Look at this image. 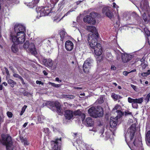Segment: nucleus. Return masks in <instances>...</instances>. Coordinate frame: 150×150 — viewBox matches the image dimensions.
Instances as JSON below:
<instances>
[{"label": "nucleus", "instance_id": "f257e3e1", "mask_svg": "<svg viewBox=\"0 0 150 150\" xmlns=\"http://www.w3.org/2000/svg\"><path fill=\"white\" fill-rule=\"evenodd\" d=\"M25 30V28L23 25L18 24L15 25L14 32L11 35V39L14 44L17 45L24 42Z\"/></svg>", "mask_w": 150, "mask_h": 150}, {"label": "nucleus", "instance_id": "f03ea898", "mask_svg": "<svg viewBox=\"0 0 150 150\" xmlns=\"http://www.w3.org/2000/svg\"><path fill=\"white\" fill-rule=\"evenodd\" d=\"M72 11H69L65 14L61 18L60 17L61 16V13L58 10H37L38 14L37 18L40 17L45 16L49 15L53 17L52 19L55 22L59 21L64 16H67Z\"/></svg>", "mask_w": 150, "mask_h": 150}, {"label": "nucleus", "instance_id": "7ed1b4c3", "mask_svg": "<svg viewBox=\"0 0 150 150\" xmlns=\"http://www.w3.org/2000/svg\"><path fill=\"white\" fill-rule=\"evenodd\" d=\"M2 143L6 146L7 150H12L13 146L11 142V138L8 134H2Z\"/></svg>", "mask_w": 150, "mask_h": 150}, {"label": "nucleus", "instance_id": "20e7f679", "mask_svg": "<svg viewBox=\"0 0 150 150\" xmlns=\"http://www.w3.org/2000/svg\"><path fill=\"white\" fill-rule=\"evenodd\" d=\"M105 15L112 21V19H113L115 17L117 16V20L115 22V24L117 25L119 24L120 19L118 11L116 12L115 10H107L105 12Z\"/></svg>", "mask_w": 150, "mask_h": 150}, {"label": "nucleus", "instance_id": "39448f33", "mask_svg": "<svg viewBox=\"0 0 150 150\" xmlns=\"http://www.w3.org/2000/svg\"><path fill=\"white\" fill-rule=\"evenodd\" d=\"M87 30L91 32L88 36V40L90 47L92 50L94 49V27L93 26H89L87 27Z\"/></svg>", "mask_w": 150, "mask_h": 150}, {"label": "nucleus", "instance_id": "423d86ee", "mask_svg": "<svg viewBox=\"0 0 150 150\" xmlns=\"http://www.w3.org/2000/svg\"><path fill=\"white\" fill-rule=\"evenodd\" d=\"M143 101V97L139 98L133 99L131 97H128V101L129 103H132V107L134 108L137 109L138 107L137 104H142Z\"/></svg>", "mask_w": 150, "mask_h": 150}, {"label": "nucleus", "instance_id": "0eeeda50", "mask_svg": "<svg viewBox=\"0 0 150 150\" xmlns=\"http://www.w3.org/2000/svg\"><path fill=\"white\" fill-rule=\"evenodd\" d=\"M104 115L103 108L101 106H98L94 107V118L102 117Z\"/></svg>", "mask_w": 150, "mask_h": 150}, {"label": "nucleus", "instance_id": "6e6552de", "mask_svg": "<svg viewBox=\"0 0 150 150\" xmlns=\"http://www.w3.org/2000/svg\"><path fill=\"white\" fill-rule=\"evenodd\" d=\"M23 47L25 49L28 48L30 52L32 54H35L36 52L34 44L32 43L29 44L28 41H26L23 45Z\"/></svg>", "mask_w": 150, "mask_h": 150}, {"label": "nucleus", "instance_id": "1a4fd4ad", "mask_svg": "<svg viewBox=\"0 0 150 150\" xmlns=\"http://www.w3.org/2000/svg\"><path fill=\"white\" fill-rule=\"evenodd\" d=\"M96 45L94 46V54L97 56H100L102 53V50L100 44L96 42Z\"/></svg>", "mask_w": 150, "mask_h": 150}, {"label": "nucleus", "instance_id": "9d476101", "mask_svg": "<svg viewBox=\"0 0 150 150\" xmlns=\"http://www.w3.org/2000/svg\"><path fill=\"white\" fill-rule=\"evenodd\" d=\"M61 138L56 139L55 142L52 144V150H60Z\"/></svg>", "mask_w": 150, "mask_h": 150}, {"label": "nucleus", "instance_id": "9b49d317", "mask_svg": "<svg viewBox=\"0 0 150 150\" xmlns=\"http://www.w3.org/2000/svg\"><path fill=\"white\" fill-rule=\"evenodd\" d=\"M140 13H143L142 14V17L144 22H148L150 20V15L147 13L149 10H142V11L140 10H139Z\"/></svg>", "mask_w": 150, "mask_h": 150}, {"label": "nucleus", "instance_id": "f8f14e48", "mask_svg": "<svg viewBox=\"0 0 150 150\" xmlns=\"http://www.w3.org/2000/svg\"><path fill=\"white\" fill-rule=\"evenodd\" d=\"M129 131L130 140L132 141L133 139L135 133V125L134 124H132L130 127Z\"/></svg>", "mask_w": 150, "mask_h": 150}, {"label": "nucleus", "instance_id": "ddd939ff", "mask_svg": "<svg viewBox=\"0 0 150 150\" xmlns=\"http://www.w3.org/2000/svg\"><path fill=\"white\" fill-rule=\"evenodd\" d=\"M50 105L52 107H55L57 108V111L60 113H62V110L61 109L59 103L58 102H52L50 103Z\"/></svg>", "mask_w": 150, "mask_h": 150}, {"label": "nucleus", "instance_id": "4468645a", "mask_svg": "<svg viewBox=\"0 0 150 150\" xmlns=\"http://www.w3.org/2000/svg\"><path fill=\"white\" fill-rule=\"evenodd\" d=\"M74 114L72 111L67 110L65 112L64 116L67 119L71 120L73 118L74 116Z\"/></svg>", "mask_w": 150, "mask_h": 150}, {"label": "nucleus", "instance_id": "2eb2a0df", "mask_svg": "<svg viewBox=\"0 0 150 150\" xmlns=\"http://www.w3.org/2000/svg\"><path fill=\"white\" fill-rule=\"evenodd\" d=\"M91 62H89L88 60H86L83 65V69L84 71L86 73H88L90 68Z\"/></svg>", "mask_w": 150, "mask_h": 150}, {"label": "nucleus", "instance_id": "dca6fc26", "mask_svg": "<svg viewBox=\"0 0 150 150\" xmlns=\"http://www.w3.org/2000/svg\"><path fill=\"white\" fill-rule=\"evenodd\" d=\"M65 48L67 51L71 50L74 48V44L73 42L70 40H67L65 43Z\"/></svg>", "mask_w": 150, "mask_h": 150}, {"label": "nucleus", "instance_id": "f3484780", "mask_svg": "<svg viewBox=\"0 0 150 150\" xmlns=\"http://www.w3.org/2000/svg\"><path fill=\"white\" fill-rule=\"evenodd\" d=\"M118 119L116 117H111L110 119V125L112 128L115 127L117 126Z\"/></svg>", "mask_w": 150, "mask_h": 150}, {"label": "nucleus", "instance_id": "a211bd4d", "mask_svg": "<svg viewBox=\"0 0 150 150\" xmlns=\"http://www.w3.org/2000/svg\"><path fill=\"white\" fill-rule=\"evenodd\" d=\"M132 56L127 54H123L122 55V59L123 62H127L129 61L132 58Z\"/></svg>", "mask_w": 150, "mask_h": 150}, {"label": "nucleus", "instance_id": "6ab92c4d", "mask_svg": "<svg viewBox=\"0 0 150 150\" xmlns=\"http://www.w3.org/2000/svg\"><path fill=\"white\" fill-rule=\"evenodd\" d=\"M101 38L98 33L96 28L94 26V43L97 42H100Z\"/></svg>", "mask_w": 150, "mask_h": 150}, {"label": "nucleus", "instance_id": "aec40b11", "mask_svg": "<svg viewBox=\"0 0 150 150\" xmlns=\"http://www.w3.org/2000/svg\"><path fill=\"white\" fill-rule=\"evenodd\" d=\"M86 123L87 124L88 126L89 127H93L92 129H89L90 131H93V121L90 117H88L86 118Z\"/></svg>", "mask_w": 150, "mask_h": 150}, {"label": "nucleus", "instance_id": "412c9836", "mask_svg": "<svg viewBox=\"0 0 150 150\" xmlns=\"http://www.w3.org/2000/svg\"><path fill=\"white\" fill-rule=\"evenodd\" d=\"M93 18L91 16V14L90 15H87L84 17L83 18V21L84 22L88 23H92L93 24Z\"/></svg>", "mask_w": 150, "mask_h": 150}, {"label": "nucleus", "instance_id": "4be33fe9", "mask_svg": "<svg viewBox=\"0 0 150 150\" xmlns=\"http://www.w3.org/2000/svg\"><path fill=\"white\" fill-rule=\"evenodd\" d=\"M145 140L146 144L150 146V131H147L145 134Z\"/></svg>", "mask_w": 150, "mask_h": 150}, {"label": "nucleus", "instance_id": "5701e85b", "mask_svg": "<svg viewBox=\"0 0 150 150\" xmlns=\"http://www.w3.org/2000/svg\"><path fill=\"white\" fill-rule=\"evenodd\" d=\"M59 34L61 38V40L62 41L66 38L67 36V34L64 29L60 30Z\"/></svg>", "mask_w": 150, "mask_h": 150}, {"label": "nucleus", "instance_id": "b1692460", "mask_svg": "<svg viewBox=\"0 0 150 150\" xmlns=\"http://www.w3.org/2000/svg\"><path fill=\"white\" fill-rule=\"evenodd\" d=\"M43 62L45 65L47 67H51L52 66V62L51 59H45Z\"/></svg>", "mask_w": 150, "mask_h": 150}, {"label": "nucleus", "instance_id": "393cba45", "mask_svg": "<svg viewBox=\"0 0 150 150\" xmlns=\"http://www.w3.org/2000/svg\"><path fill=\"white\" fill-rule=\"evenodd\" d=\"M101 18L100 14L94 12V24L96 23H99Z\"/></svg>", "mask_w": 150, "mask_h": 150}, {"label": "nucleus", "instance_id": "a878e982", "mask_svg": "<svg viewBox=\"0 0 150 150\" xmlns=\"http://www.w3.org/2000/svg\"><path fill=\"white\" fill-rule=\"evenodd\" d=\"M111 97L115 101H116L119 99L122 98V97L114 93H112Z\"/></svg>", "mask_w": 150, "mask_h": 150}, {"label": "nucleus", "instance_id": "bb28decb", "mask_svg": "<svg viewBox=\"0 0 150 150\" xmlns=\"http://www.w3.org/2000/svg\"><path fill=\"white\" fill-rule=\"evenodd\" d=\"M117 115L115 117L118 119L120 118L122 116L124 115V112H122L121 110H117L116 111Z\"/></svg>", "mask_w": 150, "mask_h": 150}, {"label": "nucleus", "instance_id": "cd10ccee", "mask_svg": "<svg viewBox=\"0 0 150 150\" xmlns=\"http://www.w3.org/2000/svg\"><path fill=\"white\" fill-rule=\"evenodd\" d=\"M142 142L141 140H139L138 141V144L136 142V139H135L134 140L133 143L135 146H136L137 147H139V146L141 147H142Z\"/></svg>", "mask_w": 150, "mask_h": 150}, {"label": "nucleus", "instance_id": "c85d7f7f", "mask_svg": "<svg viewBox=\"0 0 150 150\" xmlns=\"http://www.w3.org/2000/svg\"><path fill=\"white\" fill-rule=\"evenodd\" d=\"M104 102L103 96H101L100 97L96 100V103L97 104H101Z\"/></svg>", "mask_w": 150, "mask_h": 150}, {"label": "nucleus", "instance_id": "c756f323", "mask_svg": "<svg viewBox=\"0 0 150 150\" xmlns=\"http://www.w3.org/2000/svg\"><path fill=\"white\" fill-rule=\"evenodd\" d=\"M8 83L11 86L13 87L14 85L16 84V83L11 79H9L8 80Z\"/></svg>", "mask_w": 150, "mask_h": 150}, {"label": "nucleus", "instance_id": "7c9ffc66", "mask_svg": "<svg viewBox=\"0 0 150 150\" xmlns=\"http://www.w3.org/2000/svg\"><path fill=\"white\" fill-rule=\"evenodd\" d=\"M88 113L91 116H94V107H92L89 109Z\"/></svg>", "mask_w": 150, "mask_h": 150}, {"label": "nucleus", "instance_id": "2f4dec72", "mask_svg": "<svg viewBox=\"0 0 150 150\" xmlns=\"http://www.w3.org/2000/svg\"><path fill=\"white\" fill-rule=\"evenodd\" d=\"M13 76L15 77L18 78L20 79L22 83L23 84H24L25 83L24 82V80L23 78L18 74L16 73H14L13 74Z\"/></svg>", "mask_w": 150, "mask_h": 150}, {"label": "nucleus", "instance_id": "473e14b6", "mask_svg": "<svg viewBox=\"0 0 150 150\" xmlns=\"http://www.w3.org/2000/svg\"><path fill=\"white\" fill-rule=\"evenodd\" d=\"M39 1V0H35L34 2L33 3L30 4V8H33V7H34L38 3Z\"/></svg>", "mask_w": 150, "mask_h": 150}, {"label": "nucleus", "instance_id": "72a5a7b5", "mask_svg": "<svg viewBox=\"0 0 150 150\" xmlns=\"http://www.w3.org/2000/svg\"><path fill=\"white\" fill-rule=\"evenodd\" d=\"M45 117H44L43 115H40L38 117V120L40 123H42L43 122V121L44 120Z\"/></svg>", "mask_w": 150, "mask_h": 150}, {"label": "nucleus", "instance_id": "f704fd0d", "mask_svg": "<svg viewBox=\"0 0 150 150\" xmlns=\"http://www.w3.org/2000/svg\"><path fill=\"white\" fill-rule=\"evenodd\" d=\"M49 84L51 85L52 86L56 88L60 87L61 85V84H57L51 82H49Z\"/></svg>", "mask_w": 150, "mask_h": 150}, {"label": "nucleus", "instance_id": "c9c22d12", "mask_svg": "<svg viewBox=\"0 0 150 150\" xmlns=\"http://www.w3.org/2000/svg\"><path fill=\"white\" fill-rule=\"evenodd\" d=\"M81 112L79 110L75 111L73 112L74 116L80 115L81 114Z\"/></svg>", "mask_w": 150, "mask_h": 150}, {"label": "nucleus", "instance_id": "e433bc0d", "mask_svg": "<svg viewBox=\"0 0 150 150\" xmlns=\"http://www.w3.org/2000/svg\"><path fill=\"white\" fill-rule=\"evenodd\" d=\"M11 50L14 52H16L18 51V48L15 45H12L11 47Z\"/></svg>", "mask_w": 150, "mask_h": 150}, {"label": "nucleus", "instance_id": "4c0bfd02", "mask_svg": "<svg viewBox=\"0 0 150 150\" xmlns=\"http://www.w3.org/2000/svg\"><path fill=\"white\" fill-rule=\"evenodd\" d=\"M146 33L147 36L148 41L149 45L150 46V32L148 31L147 33L146 32Z\"/></svg>", "mask_w": 150, "mask_h": 150}, {"label": "nucleus", "instance_id": "58836bf2", "mask_svg": "<svg viewBox=\"0 0 150 150\" xmlns=\"http://www.w3.org/2000/svg\"><path fill=\"white\" fill-rule=\"evenodd\" d=\"M124 114L125 116L132 115V113L130 112L129 110H125L124 112Z\"/></svg>", "mask_w": 150, "mask_h": 150}, {"label": "nucleus", "instance_id": "ea45409f", "mask_svg": "<svg viewBox=\"0 0 150 150\" xmlns=\"http://www.w3.org/2000/svg\"><path fill=\"white\" fill-rule=\"evenodd\" d=\"M150 98V93L148 94L145 98V100L146 103H147L149 100Z\"/></svg>", "mask_w": 150, "mask_h": 150}, {"label": "nucleus", "instance_id": "a19ab883", "mask_svg": "<svg viewBox=\"0 0 150 150\" xmlns=\"http://www.w3.org/2000/svg\"><path fill=\"white\" fill-rule=\"evenodd\" d=\"M22 142H23L25 145H27L29 144V143L26 139H25L22 140Z\"/></svg>", "mask_w": 150, "mask_h": 150}, {"label": "nucleus", "instance_id": "79ce46f5", "mask_svg": "<svg viewBox=\"0 0 150 150\" xmlns=\"http://www.w3.org/2000/svg\"><path fill=\"white\" fill-rule=\"evenodd\" d=\"M65 96V97L71 99H74L75 97L74 96L69 95H66Z\"/></svg>", "mask_w": 150, "mask_h": 150}, {"label": "nucleus", "instance_id": "37998d69", "mask_svg": "<svg viewBox=\"0 0 150 150\" xmlns=\"http://www.w3.org/2000/svg\"><path fill=\"white\" fill-rule=\"evenodd\" d=\"M97 60L99 62H100L103 59V57L100 56H97Z\"/></svg>", "mask_w": 150, "mask_h": 150}, {"label": "nucleus", "instance_id": "c03bdc74", "mask_svg": "<svg viewBox=\"0 0 150 150\" xmlns=\"http://www.w3.org/2000/svg\"><path fill=\"white\" fill-rule=\"evenodd\" d=\"M80 115H81V118L82 119V121L83 122L85 118V115L83 113H81V114Z\"/></svg>", "mask_w": 150, "mask_h": 150}, {"label": "nucleus", "instance_id": "a18cd8bd", "mask_svg": "<svg viewBox=\"0 0 150 150\" xmlns=\"http://www.w3.org/2000/svg\"><path fill=\"white\" fill-rule=\"evenodd\" d=\"M7 115L9 117H12V113L11 112H8L7 113Z\"/></svg>", "mask_w": 150, "mask_h": 150}, {"label": "nucleus", "instance_id": "49530a36", "mask_svg": "<svg viewBox=\"0 0 150 150\" xmlns=\"http://www.w3.org/2000/svg\"><path fill=\"white\" fill-rule=\"evenodd\" d=\"M132 15L133 16L135 17H137L138 16V15H137L135 12H133L132 13Z\"/></svg>", "mask_w": 150, "mask_h": 150}, {"label": "nucleus", "instance_id": "de8ad7c7", "mask_svg": "<svg viewBox=\"0 0 150 150\" xmlns=\"http://www.w3.org/2000/svg\"><path fill=\"white\" fill-rule=\"evenodd\" d=\"M133 88V89L135 90V91H136L137 89V87L136 86L133 85V84H131L130 85Z\"/></svg>", "mask_w": 150, "mask_h": 150}, {"label": "nucleus", "instance_id": "09e8293b", "mask_svg": "<svg viewBox=\"0 0 150 150\" xmlns=\"http://www.w3.org/2000/svg\"><path fill=\"white\" fill-rule=\"evenodd\" d=\"M44 132L47 134H48L49 132V129L48 128H45L44 129Z\"/></svg>", "mask_w": 150, "mask_h": 150}, {"label": "nucleus", "instance_id": "8fccbe9b", "mask_svg": "<svg viewBox=\"0 0 150 150\" xmlns=\"http://www.w3.org/2000/svg\"><path fill=\"white\" fill-rule=\"evenodd\" d=\"M59 0H50L51 2L53 4H56L58 1Z\"/></svg>", "mask_w": 150, "mask_h": 150}, {"label": "nucleus", "instance_id": "3c124183", "mask_svg": "<svg viewBox=\"0 0 150 150\" xmlns=\"http://www.w3.org/2000/svg\"><path fill=\"white\" fill-rule=\"evenodd\" d=\"M36 83L37 84H42V85L43 84V83H42L41 81H38V80H37L36 81Z\"/></svg>", "mask_w": 150, "mask_h": 150}, {"label": "nucleus", "instance_id": "603ef678", "mask_svg": "<svg viewBox=\"0 0 150 150\" xmlns=\"http://www.w3.org/2000/svg\"><path fill=\"white\" fill-rule=\"evenodd\" d=\"M27 107V106L26 105H25L22 108L21 111L23 112H24Z\"/></svg>", "mask_w": 150, "mask_h": 150}, {"label": "nucleus", "instance_id": "864d4df0", "mask_svg": "<svg viewBox=\"0 0 150 150\" xmlns=\"http://www.w3.org/2000/svg\"><path fill=\"white\" fill-rule=\"evenodd\" d=\"M142 76H147L148 75L147 72H143L142 74Z\"/></svg>", "mask_w": 150, "mask_h": 150}, {"label": "nucleus", "instance_id": "5fc2aeb1", "mask_svg": "<svg viewBox=\"0 0 150 150\" xmlns=\"http://www.w3.org/2000/svg\"><path fill=\"white\" fill-rule=\"evenodd\" d=\"M113 7L114 8H115L117 9L119 7L118 6H117L116 4L115 3H113Z\"/></svg>", "mask_w": 150, "mask_h": 150}, {"label": "nucleus", "instance_id": "6e6d98bb", "mask_svg": "<svg viewBox=\"0 0 150 150\" xmlns=\"http://www.w3.org/2000/svg\"><path fill=\"white\" fill-rule=\"evenodd\" d=\"M147 64H144L142 66V68L143 69H145L146 67L147 66Z\"/></svg>", "mask_w": 150, "mask_h": 150}, {"label": "nucleus", "instance_id": "4d7b16f0", "mask_svg": "<svg viewBox=\"0 0 150 150\" xmlns=\"http://www.w3.org/2000/svg\"><path fill=\"white\" fill-rule=\"evenodd\" d=\"M111 69L113 70H115L116 69V67L114 66H112L111 67Z\"/></svg>", "mask_w": 150, "mask_h": 150}, {"label": "nucleus", "instance_id": "13d9d810", "mask_svg": "<svg viewBox=\"0 0 150 150\" xmlns=\"http://www.w3.org/2000/svg\"><path fill=\"white\" fill-rule=\"evenodd\" d=\"M129 72L127 71H123V73L124 75L127 76L129 74Z\"/></svg>", "mask_w": 150, "mask_h": 150}, {"label": "nucleus", "instance_id": "bf43d9fd", "mask_svg": "<svg viewBox=\"0 0 150 150\" xmlns=\"http://www.w3.org/2000/svg\"><path fill=\"white\" fill-rule=\"evenodd\" d=\"M4 69H5V71H6L7 75H8L9 74V71H8V69L6 68V67L4 68Z\"/></svg>", "mask_w": 150, "mask_h": 150}, {"label": "nucleus", "instance_id": "052dcab7", "mask_svg": "<svg viewBox=\"0 0 150 150\" xmlns=\"http://www.w3.org/2000/svg\"><path fill=\"white\" fill-rule=\"evenodd\" d=\"M29 94V93L27 92H25L23 93V95L24 96H27Z\"/></svg>", "mask_w": 150, "mask_h": 150}, {"label": "nucleus", "instance_id": "680f3d73", "mask_svg": "<svg viewBox=\"0 0 150 150\" xmlns=\"http://www.w3.org/2000/svg\"><path fill=\"white\" fill-rule=\"evenodd\" d=\"M109 7L108 6H105V7H103V9H109Z\"/></svg>", "mask_w": 150, "mask_h": 150}, {"label": "nucleus", "instance_id": "e2e57ef3", "mask_svg": "<svg viewBox=\"0 0 150 150\" xmlns=\"http://www.w3.org/2000/svg\"><path fill=\"white\" fill-rule=\"evenodd\" d=\"M55 81H60V82H61L62 81L60 80H59V79L58 78V77H57L55 78Z\"/></svg>", "mask_w": 150, "mask_h": 150}, {"label": "nucleus", "instance_id": "0e129e2a", "mask_svg": "<svg viewBox=\"0 0 150 150\" xmlns=\"http://www.w3.org/2000/svg\"><path fill=\"white\" fill-rule=\"evenodd\" d=\"M43 72L45 75H47V73L45 71H43Z\"/></svg>", "mask_w": 150, "mask_h": 150}, {"label": "nucleus", "instance_id": "69168bd1", "mask_svg": "<svg viewBox=\"0 0 150 150\" xmlns=\"http://www.w3.org/2000/svg\"><path fill=\"white\" fill-rule=\"evenodd\" d=\"M28 123L27 122H26L23 125V127H25L27 125Z\"/></svg>", "mask_w": 150, "mask_h": 150}, {"label": "nucleus", "instance_id": "338daca9", "mask_svg": "<svg viewBox=\"0 0 150 150\" xmlns=\"http://www.w3.org/2000/svg\"><path fill=\"white\" fill-rule=\"evenodd\" d=\"M2 84L5 86H6L7 85V83L6 82H3Z\"/></svg>", "mask_w": 150, "mask_h": 150}, {"label": "nucleus", "instance_id": "774afa93", "mask_svg": "<svg viewBox=\"0 0 150 150\" xmlns=\"http://www.w3.org/2000/svg\"><path fill=\"white\" fill-rule=\"evenodd\" d=\"M147 73H148V75L150 74V70H148Z\"/></svg>", "mask_w": 150, "mask_h": 150}]
</instances>
